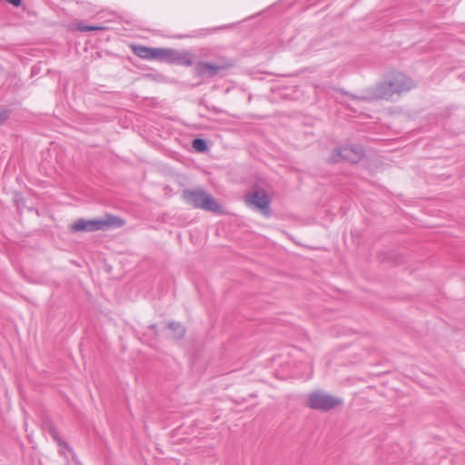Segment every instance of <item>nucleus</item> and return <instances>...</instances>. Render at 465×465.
Returning a JSON list of instances; mask_svg holds the SVG:
<instances>
[{"label": "nucleus", "instance_id": "nucleus-5", "mask_svg": "<svg viewBox=\"0 0 465 465\" xmlns=\"http://www.w3.org/2000/svg\"><path fill=\"white\" fill-rule=\"evenodd\" d=\"M352 99L364 101V102H373L379 100L391 101L393 96L390 90L389 84L387 83L386 77L371 86L366 90V94L361 96L351 95Z\"/></svg>", "mask_w": 465, "mask_h": 465}, {"label": "nucleus", "instance_id": "nucleus-10", "mask_svg": "<svg viewBox=\"0 0 465 465\" xmlns=\"http://www.w3.org/2000/svg\"><path fill=\"white\" fill-rule=\"evenodd\" d=\"M213 62H198L194 66V74L198 77H213L220 74Z\"/></svg>", "mask_w": 465, "mask_h": 465}, {"label": "nucleus", "instance_id": "nucleus-4", "mask_svg": "<svg viewBox=\"0 0 465 465\" xmlns=\"http://www.w3.org/2000/svg\"><path fill=\"white\" fill-rule=\"evenodd\" d=\"M159 60L183 66H192L195 60V54L188 50H177L173 48H161Z\"/></svg>", "mask_w": 465, "mask_h": 465}, {"label": "nucleus", "instance_id": "nucleus-18", "mask_svg": "<svg viewBox=\"0 0 465 465\" xmlns=\"http://www.w3.org/2000/svg\"><path fill=\"white\" fill-rule=\"evenodd\" d=\"M203 35V33H200V34H197V35H186L181 36V38H183V37H193V36Z\"/></svg>", "mask_w": 465, "mask_h": 465}, {"label": "nucleus", "instance_id": "nucleus-6", "mask_svg": "<svg viewBox=\"0 0 465 465\" xmlns=\"http://www.w3.org/2000/svg\"><path fill=\"white\" fill-rule=\"evenodd\" d=\"M362 156L363 149L361 146H344L334 149L331 152L329 162L331 163H338L341 162L356 163L361 159Z\"/></svg>", "mask_w": 465, "mask_h": 465}, {"label": "nucleus", "instance_id": "nucleus-13", "mask_svg": "<svg viewBox=\"0 0 465 465\" xmlns=\"http://www.w3.org/2000/svg\"><path fill=\"white\" fill-rule=\"evenodd\" d=\"M213 64L216 65V67H218L217 69L220 72V74L232 68L235 64L232 59L225 56L217 57Z\"/></svg>", "mask_w": 465, "mask_h": 465}, {"label": "nucleus", "instance_id": "nucleus-3", "mask_svg": "<svg viewBox=\"0 0 465 465\" xmlns=\"http://www.w3.org/2000/svg\"><path fill=\"white\" fill-rule=\"evenodd\" d=\"M342 400L322 391H315L308 394L307 406L315 411H330L342 405Z\"/></svg>", "mask_w": 465, "mask_h": 465}, {"label": "nucleus", "instance_id": "nucleus-19", "mask_svg": "<svg viewBox=\"0 0 465 465\" xmlns=\"http://www.w3.org/2000/svg\"><path fill=\"white\" fill-rule=\"evenodd\" d=\"M149 329L150 330H155L156 329V325L155 324H152L149 326Z\"/></svg>", "mask_w": 465, "mask_h": 465}, {"label": "nucleus", "instance_id": "nucleus-16", "mask_svg": "<svg viewBox=\"0 0 465 465\" xmlns=\"http://www.w3.org/2000/svg\"><path fill=\"white\" fill-rule=\"evenodd\" d=\"M9 116V112L7 110L0 111V124H2Z\"/></svg>", "mask_w": 465, "mask_h": 465}, {"label": "nucleus", "instance_id": "nucleus-1", "mask_svg": "<svg viewBox=\"0 0 465 465\" xmlns=\"http://www.w3.org/2000/svg\"><path fill=\"white\" fill-rule=\"evenodd\" d=\"M124 224V221L117 216L107 214L101 219L84 220L78 219L70 225V230L78 232H97L109 228H119Z\"/></svg>", "mask_w": 465, "mask_h": 465}, {"label": "nucleus", "instance_id": "nucleus-20", "mask_svg": "<svg viewBox=\"0 0 465 465\" xmlns=\"http://www.w3.org/2000/svg\"><path fill=\"white\" fill-rule=\"evenodd\" d=\"M201 32H206V33H209L210 31L207 30V29H204V30H201Z\"/></svg>", "mask_w": 465, "mask_h": 465}, {"label": "nucleus", "instance_id": "nucleus-12", "mask_svg": "<svg viewBox=\"0 0 465 465\" xmlns=\"http://www.w3.org/2000/svg\"><path fill=\"white\" fill-rule=\"evenodd\" d=\"M168 328L172 331V338L174 340H181L185 335V327L181 322H171Z\"/></svg>", "mask_w": 465, "mask_h": 465}, {"label": "nucleus", "instance_id": "nucleus-15", "mask_svg": "<svg viewBox=\"0 0 465 465\" xmlns=\"http://www.w3.org/2000/svg\"><path fill=\"white\" fill-rule=\"evenodd\" d=\"M79 29L81 31L90 32V31H102L104 29V27L100 26V25H84V26H80Z\"/></svg>", "mask_w": 465, "mask_h": 465}, {"label": "nucleus", "instance_id": "nucleus-14", "mask_svg": "<svg viewBox=\"0 0 465 465\" xmlns=\"http://www.w3.org/2000/svg\"><path fill=\"white\" fill-rule=\"evenodd\" d=\"M193 147L198 152H205L208 148L206 141L202 138H196L193 142Z\"/></svg>", "mask_w": 465, "mask_h": 465}, {"label": "nucleus", "instance_id": "nucleus-9", "mask_svg": "<svg viewBox=\"0 0 465 465\" xmlns=\"http://www.w3.org/2000/svg\"><path fill=\"white\" fill-rule=\"evenodd\" d=\"M131 48L133 53L142 59L153 60L160 58L161 48H152L140 45H133Z\"/></svg>", "mask_w": 465, "mask_h": 465}, {"label": "nucleus", "instance_id": "nucleus-17", "mask_svg": "<svg viewBox=\"0 0 465 465\" xmlns=\"http://www.w3.org/2000/svg\"><path fill=\"white\" fill-rule=\"evenodd\" d=\"M5 1L16 7L19 6L22 3V0H5Z\"/></svg>", "mask_w": 465, "mask_h": 465}, {"label": "nucleus", "instance_id": "nucleus-2", "mask_svg": "<svg viewBox=\"0 0 465 465\" xmlns=\"http://www.w3.org/2000/svg\"><path fill=\"white\" fill-rule=\"evenodd\" d=\"M183 198L193 208L203 209L213 213H218L221 210V206L215 202L213 197L201 188L194 190H184L183 192Z\"/></svg>", "mask_w": 465, "mask_h": 465}, {"label": "nucleus", "instance_id": "nucleus-8", "mask_svg": "<svg viewBox=\"0 0 465 465\" xmlns=\"http://www.w3.org/2000/svg\"><path fill=\"white\" fill-rule=\"evenodd\" d=\"M248 205L259 209L262 213L268 214L270 211L271 197L261 188H255L245 196Z\"/></svg>", "mask_w": 465, "mask_h": 465}, {"label": "nucleus", "instance_id": "nucleus-7", "mask_svg": "<svg viewBox=\"0 0 465 465\" xmlns=\"http://www.w3.org/2000/svg\"><path fill=\"white\" fill-rule=\"evenodd\" d=\"M387 83L392 96H400L403 93H406L414 88V82L408 77L406 74L396 72L386 76Z\"/></svg>", "mask_w": 465, "mask_h": 465}, {"label": "nucleus", "instance_id": "nucleus-11", "mask_svg": "<svg viewBox=\"0 0 465 465\" xmlns=\"http://www.w3.org/2000/svg\"><path fill=\"white\" fill-rule=\"evenodd\" d=\"M46 429H47V431L49 432V434L54 439V440L59 446V448H60L59 451H60V453L62 455L66 457V453L65 452L68 451V452H71V454L73 456H74L73 450L70 449L68 444L59 436L58 430H56V428L52 423H48L46 425Z\"/></svg>", "mask_w": 465, "mask_h": 465}]
</instances>
